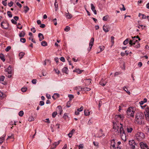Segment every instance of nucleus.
Wrapping results in <instances>:
<instances>
[{
    "label": "nucleus",
    "mask_w": 149,
    "mask_h": 149,
    "mask_svg": "<svg viewBox=\"0 0 149 149\" xmlns=\"http://www.w3.org/2000/svg\"><path fill=\"white\" fill-rule=\"evenodd\" d=\"M144 117L143 113L141 112L138 113L136 115L135 120L139 124L144 123Z\"/></svg>",
    "instance_id": "1"
},
{
    "label": "nucleus",
    "mask_w": 149,
    "mask_h": 149,
    "mask_svg": "<svg viewBox=\"0 0 149 149\" xmlns=\"http://www.w3.org/2000/svg\"><path fill=\"white\" fill-rule=\"evenodd\" d=\"M8 26L9 24L6 21H3L1 23V27L3 29H8Z\"/></svg>",
    "instance_id": "4"
},
{
    "label": "nucleus",
    "mask_w": 149,
    "mask_h": 149,
    "mask_svg": "<svg viewBox=\"0 0 149 149\" xmlns=\"http://www.w3.org/2000/svg\"><path fill=\"white\" fill-rule=\"evenodd\" d=\"M145 111L144 113L146 119L149 122V107L146 108Z\"/></svg>",
    "instance_id": "6"
},
{
    "label": "nucleus",
    "mask_w": 149,
    "mask_h": 149,
    "mask_svg": "<svg viewBox=\"0 0 149 149\" xmlns=\"http://www.w3.org/2000/svg\"><path fill=\"white\" fill-rule=\"evenodd\" d=\"M91 9L93 12L95 14H97V11L95 10V7L92 3H91Z\"/></svg>",
    "instance_id": "16"
},
{
    "label": "nucleus",
    "mask_w": 149,
    "mask_h": 149,
    "mask_svg": "<svg viewBox=\"0 0 149 149\" xmlns=\"http://www.w3.org/2000/svg\"><path fill=\"white\" fill-rule=\"evenodd\" d=\"M5 78V77L3 76H0V81H3L4 79Z\"/></svg>",
    "instance_id": "39"
},
{
    "label": "nucleus",
    "mask_w": 149,
    "mask_h": 149,
    "mask_svg": "<svg viewBox=\"0 0 149 149\" xmlns=\"http://www.w3.org/2000/svg\"><path fill=\"white\" fill-rule=\"evenodd\" d=\"M145 27V26H143V25H139L138 26V27L139 29L141 28L142 29H143L144 27Z\"/></svg>",
    "instance_id": "50"
},
{
    "label": "nucleus",
    "mask_w": 149,
    "mask_h": 149,
    "mask_svg": "<svg viewBox=\"0 0 149 149\" xmlns=\"http://www.w3.org/2000/svg\"><path fill=\"white\" fill-rule=\"evenodd\" d=\"M134 112V111L131 108V107H129L126 111L127 115L128 116L127 117H129L130 116L133 117Z\"/></svg>",
    "instance_id": "3"
},
{
    "label": "nucleus",
    "mask_w": 149,
    "mask_h": 149,
    "mask_svg": "<svg viewBox=\"0 0 149 149\" xmlns=\"http://www.w3.org/2000/svg\"><path fill=\"white\" fill-rule=\"evenodd\" d=\"M135 137L136 139L140 141L143 140L145 138V135L143 133L139 132L136 134Z\"/></svg>",
    "instance_id": "2"
},
{
    "label": "nucleus",
    "mask_w": 149,
    "mask_h": 149,
    "mask_svg": "<svg viewBox=\"0 0 149 149\" xmlns=\"http://www.w3.org/2000/svg\"><path fill=\"white\" fill-rule=\"evenodd\" d=\"M113 128L114 129L116 132L118 131V129H119V126L117 125V124L116 123L113 122Z\"/></svg>",
    "instance_id": "12"
},
{
    "label": "nucleus",
    "mask_w": 149,
    "mask_h": 149,
    "mask_svg": "<svg viewBox=\"0 0 149 149\" xmlns=\"http://www.w3.org/2000/svg\"><path fill=\"white\" fill-rule=\"evenodd\" d=\"M38 37L39 38V40L40 41H42L44 39V36L41 33H39L38 35Z\"/></svg>",
    "instance_id": "19"
},
{
    "label": "nucleus",
    "mask_w": 149,
    "mask_h": 149,
    "mask_svg": "<svg viewBox=\"0 0 149 149\" xmlns=\"http://www.w3.org/2000/svg\"><path fill=\"white\" fill-rule=\"evenodd\" d=\"M84 114L86 116H89L90 114V112L88 110H85L84 111Z\"/></svg>",
    "instance_id": "24"
},
{
    "label": "nucleus",
    "mask_w": 149,
    "mask_h": 149,
    "mask_svg": "<svg viewBox=\"0 0 149 149\" xmlns=\"http://www.w3.org/2000/svg\"><path fill=\"white\" fill-rule=\"evenodd\" d=\"M36 81L37 80L36 79H33L32 80L31 82L33 84H35L36 83Z\"/></svg>",
    "instance_id": "60"
},
{
    "label": "nucleus",
    "mask_w": 149,
    "mask_h": 149,
    "mask_svg": "<svg viewBox=\"0 0 149 149\" xmlns=\"http://www.w3.org/2000/svg\"><path fill=\"white\" fill-rule=\"evenodd\" d=\"M120 125H121V126L120 127V134L125 133V130H124L123 128V127L122 124L120 123Z\"/></svg>",
    "instance_id": "20"
},
{
    "label": "nucleus",
    "mask_w": 149,
    "mask_h": 149,
    "mask_svg": "<svg viewBox=\"0 0 149 149\" xmlns=\"http://www.w3.org/2000/svg\"><path fill=\"white\" fill-rule=\"evenodd\" d=\"M54 70L55 71V72L57 74H59L60 73V71L59 70H57L55 69H54Z\"/></svg>",
    "instance_id": "63"
},
{
    "label": "nucleus",
    "mask_w": 149,
    "mask_h": 149,
    "mask_svg": "<svg viewBox=\"0 0 149 149\" xmlns=\"http://www.w3.org/2000/svg\"><path fill=\"white\" fill-rule=\"evenodd\" d=\"M6 96L5 94H0V99H2Z\"/></svg>",
    "instance_id": "36"
},
{
    "label": "nucleus",
    "mask_w": 149,
    "mask_h": 149,
    "mask_svg": "<svg viewBox=\"0 0 149 149\" xmlns=\"http://www.w3.org/2000/svg\"><path fill=\"white\" fill-rule=\"evenodd\" d=\"M140 145L141 149H149L147 144L143 142H141L140 143Z\"/></svg>",
    "instance_id": "8"
},
{
    "label": "nucleus",
    "mask_w": 149,
    "mask_h": 149,
    "mask_svg": "<svg viewBox=\"0 0 149 149\" xmlns=\"http://www.w3.org/2000/svg\"><path fill=\"white\" fill-rule=\"evenodd\" d=\"M134 46V47L137 48L140 47V43H137V44H136L135 45H131V46Z\"/></svg>",
    "instance_id": "33"
},
{
    "label": "nucleus",
    "mask_w": 149,
    "mask_h": 149,
    "mask_svg": "<svg viewBox=\"0 0 149 149\" xmlns=\"http://www.w3.org/2000/svg\"><path fill=\"white\" fill-rule=\"evenodd\" d=\"M84 81L86 84L87 85L90 84L91 82V79H85Z\"/></svg>",
    "instance_id": "22"
},
{
    "label": "nucleus",
    "mask_w": 149,
    "mask_h": 149,
    "mask_svg": "<svg viewBox=\"0 0 149 149\" xmlns=\"http://www.w3.org/2000/svg\"><path fill=\"white\" fill-rule=\"evenodd\" d=\"M25 9L24 10V12L25 13H26L29 10V8L27 6H26L25 7Z\"/></svg>",
    "instance_id": "49"
},
{
    "label": "nucleus",
    "mask_w": 149,
    "mask_h": 149,
    "mask_svg": "<svg viewBox=\"0 0 149 149\" xmlns=\"http://www.w3.org/2000/svg\"><path fill=\"white\" fill-rule=\"evenodd\" d=\"M68 69L66 67H64L62 69V71L63 72L65 73L66 74L68 73Z\"/></svg>",
    "instance_id": "23"
},
{
    "label": "nucleus",
    "mask_w": 149,
    "mask_h": 149,
    "mask_svg": "<svg viewBox=\"0 0 149 149\" xmlns=\"http://www.w3.org/2000/svg\"><path fill=\"white\" fill-rule=\"evenodd\" d=\"M114 37L113 36H111V41L112 42V43L113 44V45L114 41Z\"/></svg>",
    "instance_id": "54"
},
{
    "label": "nucleus",
    "mask_w": 149,
    "mask_h": 149,
    "mask_svg": "<svg viewBox=\"0 0 149 149\" xmlns=\"http://www.w3.org/2000/svg\"><path fill=\"white\" fill-rule=\"evenodd\" d=\"M41 45L44 46H46L47 45V43L45 41H43L41 42Z\"/></svg>",
    "instance_id": "34"
},
{
    "label": "nucleus",
    "mask_w": 149,
    "mask_h": 149,
    "mask_svg": "<svg viewBox=\"0 0 149 149\" xmlns=\"http://www.w3.org/2000/svg\"><path fill=\"white\" fill-rule=\"evenodd\" d=\"M6 1H3L2 2V4L4 6H5L7 5V3L6 2Z\"/></svg>",
    "instance_id": "55"
},
{
    "label": "nucleus",
    "mask_w": 149,
    "mask_h": 149,
    "mask_svg": "<svg viewBox=\"0 0 149 149\" xmlns=\"http://www.w3.org/2000/svg\"><path fill=\"white\" fill-rule=\"evenodd\" d=\"M108 17L107 16H105L103 17V20L104 21H107V19Z\"/></svg>",
    "instance_id": "61"
},
{
    "label": "nucleus",
    "mask_w": 149,
    "mask_h": 149,
    "mask_svg": "<svg viewBox=\"0 0 149 149\" xmlns=\"http://www.w3.org/2000/svg\"><path fill=\"white\" fill-rule=\"evenodd\" d=\"M11 21L13 24H16L17 23V22L14 19H12Z\"/></svg>",
    "instance_id": "56"
},
{
    "label": "nucleus",
    "mask_w": 149,
    "mask_h": 149,
    "mask_svg": "<svg viewBox=\"0 0 149 149\" xmlns=\"http://www.w3.org/2000/svg\"><path fill=\"white\" fill-rule=\"evenodd\" d=\"M74 72H76L79 74L81 73L82 72V70H80L79 69H77L74 70Z\"/></svg>",
    "instance_id": "35"
},
{
    "label": "nucleus",
    "mask_w": 149,
    "mask_h": 149,
    "mask_svg": "<svg viewBox=\"0 0 149 149\" xmlns=\"http://www.w3.org/2000/svg\"><path fill=\"white\" fill-rule=\"evenodd\" d=\"M0 58L3 62L5 60L4 55L2 54H0Z\"/></svg>",
    "instance_id": "27"
},
{
    "label": "nucleus",
    "mask_w": 149,
    "mask_h": 149,
    "mask_svg": "<svg viewBox=\"0 0 149 149\" xmlns=\"http://www.w3.org/2000/svg\"><path fill=\"white\" fill-rule=\"evenodd\" d=\"M57 114V112L56 111H54L53 113H52V117L53 118H55Z\"/></svg>",
    "instance_id": "44"
},
{
    "label": "nucleus",
    "mask_w": 149,
    "mask_h": 149,
    "mask_svg": "<svg viewBox=\"0 0 149 149\" xmlns=\"http://www.w3.org/2000/svg\"><path fill=\"white\" fill-rule=\"evenodd\" d=\"M5 136H5H3L2 138H0V144H2L4 141L5 139L4 137Z\"/></svg>",
    "instance_id": "32"
},
{
    "label": "nucleus",
    "mask_w": 149,
    "mask_h": 149,
    "mask_svg": "<svg viewBox=\"0 0 149 149\" xmlns=\"http://www.w3.org/2000/svg\"><path fill=\"white\" fill-rule=\"evenodd\" d=\"M104 47L103 46H100L99 47V49L100 50V52H102V51L103 50H104Z\"/></svg>",
    "instance_id": "42"
},
{
    "label": "nucleus",
    "mask_w": 149,
    "mask_h": 149,
    "mask_svg": "<svg viewBox=\"0 0 149 149\" xmlns=\"http://www.w3.org/2000/svg\"><path fill=\"white\" fill-rule=\"evenodd\" d=\"M129 144L131 146V148L132 149H134L135 148V146L136 145V143L134 140H131L129 141Z\"/></svg>",
    "instance_id": "9"
},
{
    "label": "nucleus",
    "mask_w": 149,
    "mask_h": 149,
    "mask_svg": "<svg viewBox=\"0 0 149 149\" xmlns=\"http://www.w3.org/2000/svg\"><path fill=\"white\" fill-rule=\"evenodd\" d=\"M103 29L104 31L106 32H108L110 29V27L108 25H104L103 27Z\"/></svg>",
    "instance_id": "10"
},
{
    "label": "nucleus",
    "mask_w": 149,
    "mask_h": 149,
    "mask_svg": "<svg viewBox=\"0 0 149 149\" xmlns=\"http://www.w3.org/2000/svg\"><path fill=\"white\" fill-rule=\"evenodd\" d=\"M70 28L68 26H67L64 29V30L67 32L69 31L70 30Z\"/></svg>",
    "instance_id": "43"
},
{
    "label": "nucleus",
    "mask_w": 149,
    "mask_h": 149,
    "mask_svg": "<svg viewBox=\"0 0 149 149\" xmlns=\"http://www.w3.org/2000/svg\"><path fill=\"white\" fill-rule=\"evenodd\" d=\"M34 120V118L33 116H31L28 119V120L29 121H33Z\"/></svg>",
    "instance_id": "45"
},
{
    "label": "nucleus",
    "mask_w": 149,
    "mask_h": 149,
    "mask_svg": "<svg viewBox=\"0 0 149 149\" xmlns=\"http://www.w3.org/2000/svg\"><path fill=\"white\" fill-rule=\"evenodd\" d=\"M125 127L128 133H130L133 130L132 128L130 126H125Z\"/></svg>",
    "instance_id": "14"
},
{
    "label": "nucleus",
    "mask_w": 149,
    "mask_h": 149,
    "mask_svg": "<svg viewBox=\"0 0 149 149\" xmlns=\"http://www.w3.org/2000/svg\"><path fill=\"white\" fill-rule=\"evenodd\" d=\"M24 115V112L23 111H20L19 113V115L20 116H22Z\"/></svg>",
    "instance_id": "40"
},
{
    "label": "nucleus",
    "mask_w": 149,
    "mask_h": 149,
    "mask_svg": "<svg viewBox=\"0 0 149 149\" xmlns=\"http://www.w3.org/2000/svg\"><path fill=\"white\" fill-rule=\"evenodd\" d=\"M130 40L129 38H127L123 42V43L124 45H126L128 43H129Z\"/></svg>",
    "instance_id": "25"
},
{
    "label": "nucleus",
    "mask_w": 149,
    "mask_h": 149,
    "mask_svg": "<svg viewBox=\"0 0 149 149\" xmlns=\"http://www.w3.org/2000/svg\"><path fill=\"white\" fill-rule=\"evenodd\" d=\"M75 89L79 91H84L85 92L91 90V89L89 88H88L87 87H84V88H81L79 86L78 87H76Z\"/></svg>",
    "instance_id": "5"
},
{
    "label": "nucleus",
    "mask_w": 149,
    "mask_h": 149,
    "mask_svg": "<svg viewBox=\"0 0 149 149\" xmlns=\"http://www.w3.org/2000/svg\"><path fill=\"white\" fill-rule=\"evenodd\" d=\"M123 90L125 91L127 93H130V92L128 91V90L127 88L126 87L124 88Z\"/></svg>",
    "instance_id": "48"
},
{
    "label": "nucleus",
    "mask_w": 149,
    "mask_h": 149,
    "mask_svg": "<svg viewBox=\"0 0 149 149\" xmlns=\"http://www.w3.org/2000/svg\"><path fill=\"white\" fill-rule=\"evenodd\" d=\"M13 4V2L12 1H11L10 3H8V5L10 7L12 6Z\"/></svg>",
    "instance_id": "58"
},
{
    "label": "nucleus",
    "mask_w": 149,
    "mask_h": 149,
    "mask_svg": "<svg viewBox=\"0 0 149 149\" xmlns=\"http://www.w3.org/2000/svg\"><path fill=\"white\" fill-rule=\"evenodd\" d=\"M54 5L55 7V11H57L58 6V3L57 2V1L56 0H55Z\"/></svg>",
    "instance_id": "26"
},
{
    "label": "nucleus",
    "mask_w": 149,
    "mask_h": 149,
    "mask_svg": "<svg viewBox=\"0 0 149 149\" xmlns=\"http://www.w3.org/2000/svg\"><path fill=\"white\" fill-rule=\"evenodd\" d=\"M70 106V101L67 102L66 104V106L68 107H69Z\"/></svg>",
    "instance_id": "57"
},
{
    "label": "nucleus",
    "mask_w": 149,
    "mask_h": 149,
    "mask_svg": "<svg viewBox=\"0 0 149 149\" xmlns=\"http://www.w3.org/2000/svg\"><path fill=\"white\" fill-rule=\"evenodd\" d=\"M20 41L23 43H24L26 42V40L25 38H21Z\"/></svg>",
    "instance_id": "51"
},
{
    "label": "nucleus",
    "mask_w": 149,
    "mask_h": 149,
    "mask_svg": "<svg viewBox=\"0 0 149 149\" xmlns=\"http://www.w3.org/2000/svg\"><path fill=\"white\" fill-rule=\"evenodd\" d=\"M27 88H22L21 89V91L23 92H25L27 90Z\"/></svg>",
    "instance_id": "46"
},
{
    "label": "nucleus",
    "mask_w": 149,
    "mask_h": 149,
    "mask_svg": "<svg viewBox=\"0 0 149 149\" xmlns=\"http://www.w3.org/2000/svg\"><path fill=\"white\" fill-rule=\"evenodd\" d=\"M106 81L104 80L103 79H102L100 81L99 83L100 85H102L103 86H104L106 85Z\"/></svg>",
    "instance_id": "21"
},
{
    "label": "nucleus",
    "mask_w": 149,
    "mask_h": 149,
    "mask_svg": "<svg viewBox=\"0 0 149 149\" xmlns=\"http://www.w3.org/2000/svg\"><path fill=\"white\" fill-rule=\"evenodd\" d=\"M123 116L121 115H116L115 116V120L117 121L123 119Z\"/></svg>",
    "instance_id": "11"
},
{
    "label": "nucleus",
    "mask_w": 149,
    "mask_h": 149,
    "mask_svg": "<svg viewBox=\"0 0 149 149\" xmlns=\"http://www.w3.org/2000/svg\"><path fill=\"white\" fill-rule=\"evenodd\" d=\"M68 97L70 99L69 101H71L74 98V96L72 94H69L68 95Z\"/></svg>",
    "instance_id": "31"
},
{
    "label": "nucleus",
    "mask_w": 149,
    "mask_h": 149,
    "mask_svg": "<svg viewBox=\"0 0 149 149\" xmlns=\"http://www.w3.org/2000/svg\"><path fill=\"white\" fill-rule=\"evenodd\" d=\"M60 59L61 61H62L63 62H64L65 61V59L63 57H61L60 58Z\"/></svg>",
    "instance_id": "64"
},
{
    "label": "nucleus",
    "mask_w": 149,
    "mask_h": 149,
    "mask_svg": "<svg viewBox=\"0 0 149 149\" xmlns=\"http://www.w3.org/2000/svg\"><path fill=\"white\" fill-rule=\"evenodd\" d=\"M60 141H58L57 142H54L53 144V146H55V147H56L60 143Z\"/></svg>",
    "instance_id": "41"
},
{
    "label": "nucleus",
    "mask_w": 149,
    "mask_h": 149,
    "mask_svg": "<svg viewBox=\"0 0 149 149\" xmlns=\"http://www.w3.org/2000/svg\"><path fill=\"white\" fill-rule=\"evenodd\" d=\"M59 96L60 95L59 94H54L52 97L54 99H55V97H56V98H58L59 97Z\"/></svg>",
    "instance_id": "28"
},
{
    "label": "nucleus",
    "mask_w": 149,
    "mask_h": 149,
    "mask_svg": "<svg viewBox=\"0 0 149 149\" xmlns=\"http://www.w3.org/2000/svg\"><path fill=\"white\" fill-rule=\"evenodd\" d=\"M83 106H81L80 108L78 109L77 111L79 112L81 111H83Z\"/></svg>",
    "instance_id": "47"
},
{
    "label": "nucleus",
    "mask_w": 149,
    "mask_h": 149,
    "mask_svg": "<svg viewBox=\"0 0 149 149\" xmlns=\"http://www.w3.org/2000/svg\"><path fill=\"white\" fill-rule=\"evenodd\" d=\"M78 1V0H71L70 1L71 3L74 5L77 3Z\"/></svg>",
    "instance_id": "37"
},
{
    "label": "nucleus",
    "mask_w": 149,
    "mask_h": 149,
    "mask_svg": "<svg viewBox=\"0 0 149 149\" xmlns=\"http://www.w3.org/2000/svg\"><path fill=\"white\" fill-rule=\"evenodd\" d=\"M115 140L113 139L112 140L111 142V146L113 148V149H114L115 148Z\"/></svg>",
    "instance_id": "17"
},
{
    "label": "nucleus",
    "mask_w": 149,
    "mask_h": 149,
    "mask_svg": "<svg viewBox=\"0 0 149 149\" xmlns=\"http://www.w3.org/2000/svg\"><path fill=\"white\" fill-rule=\"evenodd\" d=\"M122 139L125 141L126 140V136L125 133L120 134Z\"/></svg>",
    "instance_id": "18"
},
{
    "label": "nucleus",
    "mask_w": 149,
    "mask_h": 149,
    "mask_svg": "<svg viewBox=\"0 0 149 149\" xmlns=\"http://www.w3.org/2000/svg\"><path fill=\"white\" fill-rule=\"evenodd\" d=\"M11 49V47L10 46H8L5 49L6 52H8Z\"/></svg>",
    "instance_id": "52"
},
{
    "label": "nucleus",
    "mask_w": 149,
    "mask_h": 149,
    "mask_svg": "<svg viewBox=\"0 0 149 149\" xmlns=\"http://www.w3.org/2000/svg\"><path fill=\"white\" fill-rule=\"evenodd\" d=\"M25 35V33L23 31H22L20 33L19 36L20 37H24Z\"/></svg>",
    "instance_id": "30"
},
{
    "label": "nucleus",
    "mask_w": 149,
    "mask_h": 149,
    "mask_svg": "<svg viewBox=\"0 0 149 149\" xmlns=\"http://www.w3.org/2000/svg\"><path fill=\"white\" fill-rule=\"evenodd\" d=\"M7 14L10 17H12L13 15L11 12L10 11H8L7 12Z\"/></svg>",
    "instance_id": "38"
},
{
    "label": "nucleus",
    "mask_w": 149,
    "mask_h": 149,
    "mask_svg": "<svg viewBox=\"0 0 149 149\" xmlns=\"http://www.w3.org/2000/svg\"><path fill=\"white\" fill-rule=\"evenodd\" d=\"M94 39L93 38H92L90 40L89 44V47L88 49V50L90 51L93 45Z\"/></svg>",
    "instance_id": "7"
},
{
    "label": "nucleus",
    "mask_w": 149,
    "mask_h": 149,
    "mask_svg": "<svg viewBox=\"0 0 149 149\" xmlns=\"http://www.w3.org/2000/svg\"><path fill=\"white\" fill-rule=\"evenodd\" d=\"M53 22L54 23V24L56 26L57 24V21H56V18L54 19L53 20Z\"/></svg>",
    "instance_id": "53"
},
{
    "label": "nucleus",
    "mask_w": 149,
    "mask_h": 149,
    "mask_svg": "<svg viewBox=\"0 0 149 149\" xmlns=\"http://www.w3.org/2000/svg\"><path fill=\"white\" fill-rule=\"evenodd\" d=\"M24 53L22 52H21L19 54V56L20 57L19 58L21 59L24 56Z\"/></svg>",
    "instance_id": "29"
},
{
    "label": "nucleus",
    "mask_w": 149,
    "mask_h": 149,
    "mask_svg": "<svg viewBox=\"0 0 149 149\" xmlns=\"http://www.w3.org/2000/svg\"><path fill=\"white\" fill-rule=\"evenodd\" d=\"M57 108L58 109L59 111H63L62 109V108L61 106H58L57 107Z\"/></svg>",
    "instance_id": "59"
},
{
    "label": "nucleus",
    "mask_w": 149,
    "mask_h": 149,
    "mask_svg": "<svg viewBox=\"0 0 149 149\" xmlns=\"http://www.w3.org/2000/svg\"><path fill=\"white\" fill-rule=\"evenodd\" d=\"M67 12L68 13H65V15L66 17L68 19L71 18L72 17V15L69 13L68 10H67Z\"/></svg>",
    "instance_id": "13"
},
{
    "label": "nucleus",
    "mask_w": 149,
    "mask_h": 149,
    "mask_svg": "<svg viewBox=\"0 0 149 149\" xmlns=\"http://www.w3.org/2000/svg\"><path fill=\"white\" fill-rule=\"evenodd\" d=\"M93 143L95 146H98V143L97 142H93Z\"/></svg>",
    "instance_id": "62"
},
{
    "label": "nucleus",
    "mask_w": 149,
    "mask_h": 149,
    "mask_svg": "<svg viewBox=\"0 0 149 149\" xmlns=\"http://www.w3.org/2000/svg\"><path fill=\"white\" fill-rule=\"evenodd\" d=\"M137 43H139L137 40H135L134 39H133L132 40H130L129 44L131 45H135L136 43L137 44Z\"/></svg>",
    "instance_id": "15"
}]
</instances>
